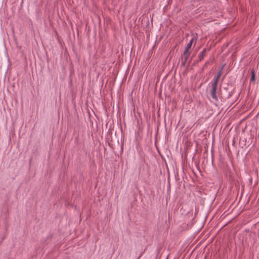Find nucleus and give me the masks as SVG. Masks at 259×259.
<instances>
[{"mask_svg": "<svg viewBox=\"0 0 259 259\" xmlns=\"http://www.w3.org/2000/svg\"><path fill=\"white\" fill-rule=\"evenodd\" d=\"M190 54V53L189 51V50L185 49V51L184 52L183 56H184V57L185 58L186 60L188 58V57L189 56Z\"/></svg>", "mask_w": 259, "mask_h": 259, "instance_id": "7ed1b4c3", "label": "nucleus"}, {"mask_svg": "<svg viewBox=\"0 0 259 259\" xmlns=\"http://www.w3.org/2000/svg\"><path fill=\"white\" fill-rule=\"evenodd\" d=\"M221 74L219 73L217 76L214 79L213 81L211 82V90L210 91V94L212 98L215 101L218 100V98L216 95V90L218 85V79L220 76Z\"/></svg>", "mask_w": 259, "mask_h": 259, "instance_id": "f257e3e1", "label": "nucleus"}, {"mask_svg": "<svg viewBox=\"0 0 259 259\" xmlns=\"http://www.w3.org/2000/svg\"><path fill=\"white\" fill-rule=\"evenodd\" d=\"M196 40H197V38L195 36L191 38V39L190 40V41H189V42L187 45V46H186L185 49L189 50L191 48L193 43V42L196 43Z\"/></svg>", "mask_w": 259, "mask_h": 259, "instance_id": "f03ea898", "label": "nucleus"}, {"mask_svg": "<svg viewBox=\"0 0 259 259\" xmlns=\"http://www.w3.org/2000/svg\"><path fill=\"white\" fill-rule=\"evenodd\" d=\"M251 77L250 79V81H254L255 80V73L253 70H252L251 71Z\"/></svg>", "mask_w": 259, "mask_h": 259, "instance_id": "20e7f679", "label": "nucleus"}, {"mask_svg": "<svg viewBox=\"0 0 259 259\" xmlns=\"http://www.w3.org/2000/svg\"><path fill=\"white\" fill-rule=\"evenodd\" d=\"M205 52V49H204V50H203V51H202V53H204Z\"/></svg>", "mask_w": 259, "mask_h": 259, "instance_id": "39448f33", "label": "nucleus"}]
</instances>
